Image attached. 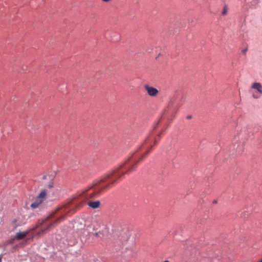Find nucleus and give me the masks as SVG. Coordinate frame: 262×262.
Masks as SVG:
<instances>
[{
    "mask_svg": "<svg viewBox=\"0 0 262 262\" xmlns=\"http://www.w3.org/2000/svg\"><path fill=\"white\" fill-rule=\"evenodd\" d=\"M98 233H95V235L96 236H98Z\"/></svg>",
    "mask_w": 262,
    "mask_h": 262,
    "instance_id": "15",
    "label": "nucleus"
},
{
    "mask_svg": "<svg viewBox=\"0 0 262 262\" xmlns=\"http://www.w3.org/2000/svg\"><path fill=\"white\" fill-rule=\"evenodd\" d=\"M112 0H102V1L104 2H105V3H107V2H111Z\"/></svg>",
    "mask_w": 262,
    "mask_h": 262,
    "instance_id": "11",
    "label": "nucleus"
},
{
    "mask_svg": "<svg viewBox=\"0 0 262 262\" xmlns=\"http://www.w3.org/2000/svg\"><path fill=\"white\" fill-rule=\"evenodd\" d=\"M154 139L146 140V151H143L140 147L139 149L129 154L125 161L117 167L96 180L93 185L87 189H84L79 194V199L82 202L79 207L82 206L91 199L99 195L101 192L110 189L117 184L125 174H128L136 169L137 165L140 163L150 152L151 148V141Z\"/></svg>",
    "mask_w": 262,
    "mask_h": 262,
    "instance_id": "1",
    "label": "nucleus"
},
{
    "mask_svg": "<svg viewBox=\"0 0 262 262\" xmlns=\"http://www.w3.org/2000/svg\"><path fill=\"white\" fill-rule=\"evenodd\" d=\"M73 206L70 205H66L62 207L58 211V215L60 216L55 219L53 215H51L46 219L39 221L37 227L40 228V231L38 232V234L41 235L47 233L51 229H52L55 225H57L60 222L63 220L66 215H69L75 212L73 209Z\"/></svg>",
    "mask_w": 262,
    "mask_h": 262,
    "instance_id": "2",
    "label": "nucleus"
},
{
    "mask_svg": "<svg viewBox=\"0 0 262 262\" xmlns=\"http://www.w3.org/2000/svg\"><path fill=\"white\" fill-rule=\"evenodd\" d=\"M187 118H188V119L191 118V116H188V117H187Z\"/></svg>",
    "mask_w": 262,
    "mask_h": 262,
    "instance_id": "16",
    "label": "nucleus"
},
{
    "mask_svg": "<svg viewBox=\"0 0 262 262\" xmlns=\"http://www.w3.org/2000/svg\"><path fill=\"white\" fill-rule=\"evenodd\" d=\"M164 262H169V261H168V260H165V261H164Z\"/></svg>",
    "mask_w": 262,
    "mask_h": 262,
    "instance_id": "17",
    "label": "nucleus"
},
{
    "mask_svg": "<svg viewBox=\"0 0 262 262\" xmlns=\"http://www.w3.org/2000/svg\"><path fill=\"white\" fill-rule=\"evenodd\" d=\"M120 241L121 244H123V243L127 241V239H120Z\"/></svg>",
    "mask_w": 262,
    "mask_h": 262,
    "instance_id": "9",
    "label": "nucleus"
},
{
    "mask_svg": "<svg viewBox=\"0 0 262 262\" xmlns=\"http://www.w3.org/2000/svg\"><path fill=\"white\" fill-rule=\"evenodd\" d=\"M158 142V141L156 139H154V144L156 145Z\"/></svg>",
    "mask_w": 262,
    "mask_h": 262,
    "instance_id": "12",
    "label": "nucleus"
},
{
    "mask_svg": "<svg viewBox=\"0 0 262 262\" xmlns=\"http://www.w3.org/2000/svg\"><path fill=\"white\" fill-rule=\"evenodd\" d=\"M88 205L89 206L93 209H96L99 207L100 205V202L99 201H88Z\"/></svg>",
    "mask_w": 262,
    "mask_h": 262,
    "instance_id": "7",
    "label": "nucleus"
},
{
    "mask_svg": "<svg viewBox=\"0 0 262 262\" xmlns=\"http://www.w3.org/2000/svg\"><path fill=\"white\" fill-rule=\"evenodd\" d=\"M17 226H18V225H15V226H14V228H16Z\"/></svg>",
    "mask_w": 262,
    "mask_h": 262,
    "instance_id": "14",
    "label": "nucleus"
},
{
    "mask_svg": "<svg viewBox=\"0 0 262 262\" xmlns=\"http://www.w3.org/2000/svg\"><path fill=\"white\" fill-rule=\"evenodd\" d=\"M227 9L226 8V7H225L224 8L223 10L222 14L224 15H226V13H227Z\"/></svg>",
    "mask_w": 262,
    "mask_h": 262,
    "instance_id": "8",
    "label": "nucleus"
},
{
    "mask_svg": "<svg viewBox=\"0 0 262 262\" xmlns=\"http://www.w3.org/2000/svg\"><path fill=\"white\" fill-rule=\"evenodd\" d=\"M144 88L148 95L151 97L156 96L159 93L158 90L156 88L148 85H145Z\"/></svg>",
    "mask_w": 262,
    "mask_h": 262,
    "instance_id": "5",
    "label": "nucleus"
},
{
    "mask_svg": "<svg viewBox=\"0 0 262 262\" xmlns=\"http://www.w3.org/2000/svg\"><path fill=\"white\" fill-rule=\"evenodd\" d=\"M251 88L257 91L256 93L253 94V97L255 99L259 98L262 95V85L259 82H254Z\"/></svg>",
    "mask_w": 262,
    "mask_h": 262,
    "instance_id": "4",
    "label": "nucleus"
},
{
    "mask_svg": "<svg viewBox=\"0 0 262 262\" xmlns=\"http://www.w3.org/2000/svg\"><path fill=\"white\" fill-rule=\"evenodd\" d=\"M16 220H14L13 221V223L14 224H15V223H16Z\"/></svg>",
    "mask_w": 262,
    "mask_h": 262,
    "instance_id": "13",
    "label": "nucleus"
},
{
    "mask_svg": "<svg viewBox=\"0 0 262 262\" xmlns=\"http://www.w3.org/2000/svg\"><path fill=\"white\" fill-rule=\"evenodd\" d=\"M47 195V191L42 190L38 195L36 198L35 201L31 204L30 206L32 209L36 208L41 204L46 199Z\"/></svg>",
    "mask_w": 262,
    "mask_h": 262,
    "instance_id": "3",
    "label": "nucleus"
},
{
    "mask_svg": "<svg viewBox=\"0 0 262 262\" xmlns=\"http://www.w3.org/2000/svg\"><path fill=\"white\" fill-rule=\"evenodd\" d=\"M29 231H26L23 232H17L15 235V238L17 240H20L25 238L28 234Z\"/></svg>",
    "mask_w": 262,
    "mask_h": 262,
    "instance_id": "6",
    "label": "nucleus"
},
{
    "mask_svg": "<svg viewBox=\"0 0 262 262\" xmlns=\"http://www.w3.org/2000/svg\"><path fill=\"white\" fill-rule=\"evenodd\" d=\"M247 51V49H243L242 50V53L243 54H245L246 52Z\"/></svg>",
    "mask_w": 262,
    "mask_h": 262,
    "instance_id": "10",
    "label": "nucleus"
},
{
    "mask_svg": "<svg viewBox=\"0 0 262 262\" xmlns=\"http://www.w3.org/2000/svg\"><path fill=\"white\" fill-rule=\"evenodd\" d=\"M0 262H2V259L0 258Z\"/></svg>",
    "mask_w": 262,
    "mask_h": 262,
    "instance_id": "18",
    "label": "nucleus"
}]
</instances>
